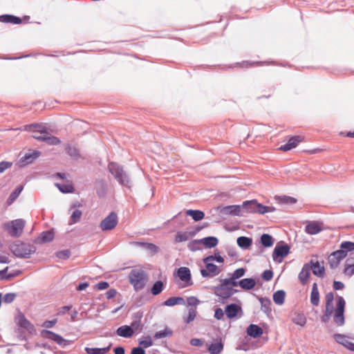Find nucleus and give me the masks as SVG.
<instances>
[{
	"label": "nucleus",
	"instance_id": "412c9836",
	"mask_svg": "<svg viewBox=\"0 0 354 354\" xmlns=\"http://www.w3.org/2000/svg\"><path fill=\"white\" fill-rule=\"evenodd\" d=\"M326 310L325 316L329 317L333 313V302L334 300V294L332 292H328L325 296Z\"/></svg>",
	"mask_w": 354,
	"mask_h": 354
},
{
	"label": "nucleus",
	"instance_id": "a211bd4d",
	"mask_svg": "<svg viewBox=\"0 0 354 354\" xmlns=\"http://www.w3.org/2000/svg\"><path fill=\"white\" fill-rule=\"evenodd\" d=\"M25 129L31 131L32 133V137L35 139H37L36 136H44L46 135L47 132L44 127L38 124L27 125L25 127Z\"/></svg>",
	"mask_w": 354,
	"mask_h": 354
},
{
	"label": "nucleus",
	"instance_id": "6e6d98bb",
	"mask_svg": "<svg viewBox=\"0 0 354 354\" xmlns=\"http://www.w3.org/2000/svg\"><path fill=\"white\" fill-rule=\"evenodd\" d=\"M23 189V187H19L15 189V191L10 194L9 197L10 203H12L20 194Z\"/></svg>",
	"mask_w": 354,
	"mask_h": 354
},
{
	"label": "nucleus",
	"instance_id": "b1692460",
	"mask_svg": "<svg viewBox=\"0 0 354 354\" xmlns=\"http://www.w3.org/2000/svg\"><path fill=\"white\" fill-rule=\"evenodd\" d=\"M263 329L257 325L250 324L247 328V333L249 336L257 338L263 335Z\"/></svg>",
	"mask_w": 354,
	"mask_h": 354
},
{
	"label": "nucleus",
	"instance_id": "c85d7f7f",
	"mask_svg": "<svg viewBox=\"0 0 354 354\" xmlns=\"http://www.w3.org/2000/svg\"><path fill=\"white\" fill-rule=\"evenodd\" d=\"M223 349V344L221 339L218 340L215 343H212L208 346V351L211 354H219Z\"/></svg>",
	"mask_w": 354,
	"mask_h": 354
},
{
	"label": "nucleus",
	"instance_id": "4468645a",
	"mask_svg": "<svg viewBox=\"0 0 354 354\" xmlns=\"http://www.w3.org/2000/svg\"><path fill=\"white\" fill-rule=\"evenodd\" d=\"M303 140H304V138L301 136H292L288 140V141L286 144L281 145L279 147V149L282 150L283 151H287L291 150V149L295 148L299 143H300L301 142L303 141Z\"/></svg>",
	"mask_w": 354,
	"mask_h": 354
},
{
	"label": "nucleus",
	"instance_id": "393cba45",
	"mask_svg": "<svg viewBox=\"0 0 354 354\" xmlns=\"http://www.w3.org/2000/svg\"><path fill=\"white\" fill-rule=\"evenodd\" d=\"M37 140H43L46 142L48 145H57L60 144V140L55 136H50L48 131L46 135L44 136H36Z\"/></svg>",
	"mask_w": 354,
	"mask_h": 354
},
{
	"label": "nucleus",
	"instance_id": "c03bdc74",
	"mask_svg": "<svg viewBox=\"0 0 354 354\" xmlns=\"http://www.w3.org/2000/svg\"><path fill=\"white\" fill-rule=\"evenodd\" d=\"M172 335V330L169 328H165L163 330L158 331L155 333L154 338L162 339L166 337H169Z\"/></svg>",
	"mask_w": 354,
	"mask_h": 354
},
{
	"label": "nucleus",
	"instance_id": "0eeeda50",
	"mask_svg": "<svg viewBox=\"0 0 354 354\" xmlns=\"http://www.w3.org/2000/svg\"><path fill=\"white\" fill-rule=\"evenodd\" d=\"M213 261H214V257L212 255L204 259V262L206 264V270H201V272L203 277H209L216 276L221 272V269L211 263Z\"/></svg>",
	"mask_w": 354,
	"mask_h": 354
},
{
	"label": "nucleus",
	"instance_id": "e433bc0d",
	"mask_svg": "<svg viewBox=\"0 0 354 354\" xmlns=\"http://www.w3.org/2000/svg\"><path fill=\"white\" fill-rule=\"evenodd\" d=\"M252 239L246 236H240L237 239V244L241 248H248L252 245Z\"/></svg>",
	"mask_w": 354,
	"mask_h": 354
},
{
	"label": "nucleus",
	"instance_id": "9d476101",
	"mask_svg": "<svg viewBox=\"0 0 354 354\" xmlns=\"http://www.w3.org/2000/svg\"><path fill=\"white\" fill-rule=\"evenodd\" d=\"M290 252V247L287 244L277 245L272 253V258L274 261L281 262L282 259Z\"/></svg>",
	"mask_w": 354,
	"mask_h": 354
},
{
	"label": "nucleus",
	"instance_id": "f03ea898",
	"mask_svg": "<svg viewBox=\"0 0 354 354\" xmlns=\"http://www.w3.org/2000/svg\"><path fill=\"white\" fill-rule=\"evenodd\" d=\"M128 279L134 290L136 291H139L145 287L148 280V276L142 270L133 269L130 272Z\"/></svg>",
	"mask_w": 354,
	"mask_h": 354
},
{
	"label": "nucleus",
	"instance_id": "ddd939ff",
	"mask_svg": "<svg viewBox=\"0 0 354 354\" xmlns=\"http://www.w3.org/2000/svg\"><path fill=\"white\" fill-rule=\"evenodd\" d=\"M41 152L39 151H32L26 153L23 157H21L19 161L21 167L26 166L27 165L32 163L39 156Z\"/></svg>",
	"mask_w": 354,
	"mask_h": 354
},
{
	"label": "nucleus",
	"instance_id": "c9c22d12",
	"mask_svg": "<svg viewBox=\"0 0 354 354\" xmlns=\"http://www.w3.org/2000/svg\"><path fill=\"white\" fill-rule=\"evenodd\" d=\"M286 293L283 290H278L273 295V301L277 305H282L285 301Z\"/></svg>",
	"mask_w": 354,
	"mask_h": 354
},
{
	"label": "nucleus",
	"instance_id": "39448f33",
	"mask_svg": "<svg viewBox=\"0 0 354 354\" xmlns=\"http://www.w3.org/2000/svg\"><path fill=\"white\" fill-rule=\"evenodd\" d=\"M26 222L21 218L16 219L5 224V229L12 236H19L24 229Z\"/></svg>",
	"mask_w": 354,
	"mask_h": 354
},
{
	"label": "nucleus",
	"instance_id": "de8ad7c7",
	"mask_svg": "<svg viewBox=\"0 0 354 354\" xmlns=\"http://www.w3.org/2000/svg\"><path fill=\"white\" fill-rule=\"evenodd\" d=\"M134 244L136 245L142 246V247L146 248L147 250L151 251L153 253H156L158 252V247L153 243L136 242Z\"/></svg>",
	"mask_w": 354,
	"mask_h": 354
},
{
	"label": "nucleus",
	"instance_id": "4be33fe9",
	"mask_svg": "<svg viewBox=\"0 0 354 354\" xmlns=\"http://www.w3.org/2000/svg\"><path fill=\"white\" fill-rule=\"evenodd\" d=\"M177 274L181 281L187 283V284H190L191 273L188 268L180 267L178 268Z\"/></svg>",
	"mask_w": 354,
	"mask_h": 354
},
{
	"label": "nucleus",
	"instance_id": "aec40b11",
	"mask_svg": "<svg viewBox=\"0 0 354 354\" xmlns=\"http://www.w3.org/2000/svg\"><path fill=\"white\" fill-rule=\"evenodd\" d=\"M311 267L308 263L304 265L301 272L299 274L298 278L299 281L303 284L306 285L310 276Z\"/></svg>",
	"mask_w": 354,
	"mask_h": 354
},
{
	"label": "nucleus",
	"instance_id": "2f4dec72",
	"mask_svg": "<svg viewBox=\"0 0 354 354\" xmlns=\"http://www.w3.org/2000/svg\"><path fill=\"white\" fill-rule=\"evenodd\" d=\"M291 319L293 323L300 326H304L306 324V317L303 313H294Z\"/></svg>",
	"mask_w": 354,
	"mask_h": 354
},
{
	"label": "nucleus",
	"instance_id": "338daca9",
	"mask_svg": "<svg viewBox=\"0 0 354 354\" xmlns=\"http://www.w3.org/2000/svg\"><path fill=\"white\" fill-rule=\"evenodd\" d=\"M57 322V319H54L50 321H46L43 323L42 326L45 328H52L56 324Z\"/></svg>",
	"mask_w": 354,
	"mask_h": 354
},
{
	"label": "nucleus",
	"instance_id": "37998d69",
	"mask_svg": "<svg viewBox=\"0 0 354 354\" xmlns=\"http://www.w3.org/2000/svg\"><path fill=\"white\" fill-rule=\"evenodd\" d=\"M139 345L141 348H147L153 345V342L150 336L145 337L139 339Z\"/></svg>",
	"mask_w": 354,
	"mask_h": 354
},
{
	"label": "nucleus",
	"instance_id": "e2e57ef3",
	"mask_svg": "<svg viewBox=\"0 0 354 354\" xmlns=\"http://www.w3.org/2000/svg\"><path fill=\"white\" fill-rule=\"evenodd\" d=\"M225 314V311H223L221 308H218L215 310L214 317L218 320H221L223 318Z\"/></svg>",
	"mask_w": 354,
	"mask_h": 354
},
{
	"label": "nucleus",
	"instance_id": "7c9ffc66",
	"mask_svg": "<svg viewBox=\"0 0 354 354\" xmlns=\"http://www.w3.org/2000/svg\"><path fill=\"white\" fill-rule=\"evenodd\" d=\"M186 214L191 216L194 221H199L205 217V213L201 210L188 209Z\"/></svg>",
	"mask_w": 354,
	"mask_h": 354
},
{
	"label": "nucleus",
	"instance_id": "603ef678",
	"mask_svg": "<svg viewBox=\"0 0 354 354\" xmlns=\"http://www.w3.org/2000/svg\"><path fill=\"white\" fill-rule=\"evenodd\" d=\"M54 238V234L51 231L44 232L41 234V239L43 242L51 241Z\"/></svg>",
	"mask_w": 354,
	"mask_h": 354
},
{
	"label": "nucleus",
	"instance_id": "f704fd0d",
	"mask_svg": "<svg viewBox=\"0 0 354 354\" xmlns=\"http://www.w3.org/2000/svg\"><path fill=\"white\" fill-rule=\"evenodd\" d=\"M164 288H165L164 283L160 280L157 281L152 286V287L151 288V293L153 295L156 296L162 292V290H164Z\"/></svg>",
	"mask_w": 354,
	"mask_h": 354
},
{
	"label": "nucleus",
	"instance_id": "f257e3e1",
	"mask_svg": "<svg viewBox=\"0 0 354 354\" xmlns=\"http://www.w3.org/2000/svg\"><path fill=\"white\" fill-rule=\"evenodd\" d=\"M246 270L243 268H239L234 270L227 279H220V284L214 288V294L222 300H225L234 295L237 290L234 279H239L245 274Z\"/></svg>",
	"mask_w": 354,
	"mask_h": 354
},
{
	"label": "nucleus",
	"instance_id": "79ce46f5",
	"mask_svg": "<svg viewBox=\"0 0 354 354\" xmlns=\"http://www.w3.org/2000/svg\"><path fill=\"white\" fill-rule=\"evenodd\" d=\"M261 242L263 246L267 248L271 247L273 245L272 237L268 234H263L261 236Z\"/></svg>",
	"mask_w": 354,
	"mask_h": 354
},
{
	"label": "nucleus",
	"instance_id": "f8f14e48",
	"mask_svg": "<svg viewBox=\"0 0 354 354\" xmlns=\"http://www.w3.org/2000/svg\"><path fill=\"white\" fill-rule=\"evenodd\" d=\"M346 257V252L344 251V250H338L333 252L328 257V263L330 268H336L339 265L341 260L344 259Z\"/></svg>",
	"mask_w": 354,
	"mask_h": 354
},
{
	"label": "nucleus",
	"instance_id": "9b49d317",
	"mask_svg": "<svg viewBox=\"0 0 354 354\" xmlns=\"http://www.w3.org/2000/svg\"><path fill=\"white\" fill-rule=\"evenodd\" d=\"M41 335L46 339H51L60 346H66L68 344V341L64 339L59 335L56 334L48 330H43L41 332Z\"/></svg>",
	"mask_w": 354,
	"mask_h": 354
},
{
	"label": "nucleus",
	"instance_id": "20e7f679",
	"mask_svg": "<svg viewBox=\"0 0 354 354\" xmlns=\"http://www.w3.org/2000/svg\"><path fill=\"white\" fill-rule=\"evenodd\" d=\"M109 171L114 176V178L118 181V183L122 185L128 186L129 183V180L126 174V173L123 171L122 167L115 162H111L108 166Z\"/></svg>",
	"mask_w": 354,
	"mask_h": 354
},
{
	"label": "nucleus",
	"instance_id": "864d4df0",
	"mask_svg": "<svg viewBox=\"0 0 354 354\" xmlns=\"http://www.w3.org/2000/svg\"><path fill=\"white\" fill-rule=\"evenodd\" d=\"M66 150L71 157L77 158L79 156L78 150L75 147L68 145L66 147Z\"/></svg>",
	"mask_w": 354,
	"mask_h": 354
},
{
	"label": "nucleus",
	"instance_id": "a878e982",
	"mask_svg": "<svg viewBox=\"0 0 354 354\" xmlns=\"http://www.w3.org/2000/svg\"><path fill=\"white\" fill-rule=\"evenodd\" d=\"M0 21L2 23L19 24L21 23V19L16 16L11 15H3L0 16Z\"/></svg>",
	"mask_w": 354,
	"mask_h": 354
},
{
	"label": "nucleus",
	"instance_id": "58836bf2",
	"mask_svg": "<svg viewBox=\"0 0 354 354\" xmlns=\"http://www.w3.org/2000/svg\"><path fill=\"white\" fill-rule=\"evenodd\" d=\"M184 303V299L182 297H170L163 302V305L167 306H174L177 304Z\"/></svg>",
	"mask_w": 354,
	"mask_h": 354
},
{
	"label": "nucleus",
	"instance_id": "3c124183",
	"mask_svg": "<svg viewBox=\"0 0 354 354\" xmlns=\"http://www.w3.org/2000/svg\"><path fill=\"white\" fill-rule=\"evenodd\" d=\"M82 212L79 209H75L73 211V214L71 216V222L70 224L75 223L78 222L82 216Z\"/></svg>",
	"mask_w": 354,
	"mask_h": 354
},
{
	"label": "nucleus",
	"instance_id": "6e6552de",
	"mask_svg": "<svg viewBox=\"0 0 354 354\" xmlns=\"http://www.w3.org/2000/svg\"><path fill=\"white\" fill-rule=\"evenodd\" d=\"M118 223L117 214L112 212L100 223V228L102 231H108L114 229Z\"/></svg>",
	"mask_w": 354,
	"mask_h": 354
},
{
	"label": "nucleus",
	"instance_id": "cd10ccee",
	"mask_svg": "<svg viewBox=\"0 0 354 354\" xmlns=\"http://www.w3.org/2000/svg\"><path fill=\"white\" fill-rule=\"evenodd\" d=\"M241 206L240 205H230L223 207L221 212L226 214L234 216H239L241 214Z\"/></svg>",
	"mask_w": 354,
	"mask_h": 354
},
{
	"label": "nucleus",
	"instance_id": "774afa93",
	"mask_svg": "<svg viewBox=\"0 0 354 354\" xmlns=\"http://www.w3.org/2000/svg\"><path fill=\"white\" fill-rule=\"evenodd\" d=\"M131 354H145V351L142 348L139 346L133 348L131 350Z\"/></svg>",
	"mask_w": 354,
	"mask_h": 354
},
{
	"label": "nucleus",
	"instance_id": "72a5a7b5",
	"mask_svg": "<svg viewBox=\"0 0 354 354\" xmlns=\"http://www.w3.org/2000/svg\"><path fill=\"white\" fill-rule=\"evenodd\" d=\"M311 263V270H313V273L318 277H323L324 273V266H321L320 263L317 261L315 263H313V261Z\"/></svg>",
	"mask_w": 354,
	"mask_h": 354
},
{
	"label": "nucleus",
	"instance_id": "4d7b16f0",
	"mask_svg": "<svg viewBox=\"0 0 354 354\" xmlns=\"http://www.w3.org/2000/svg\"><path fill=\"white\" fill-rule=\"evenodd\" d=\"M260 301H261L262 308H264L266 311H267V312L271 311V308H270L271 301L270 299L262 298L260 299Z\"/></svg>",
	"mask_w": 354,
	"mask_h": 354
},
{
	"label": "nucleus",
	"instance_id": "69168bd1",
	"mask_svg": "<svg viewBox=\"0 0 354 354\" xmlns=\"http://www.w3.org/2000/svg\"><path fill=\"white\" fill-rule=\"evenodd\" d=\"M12 165L11 162L3 161L0 162V173L3 172L6 169L10 168Z\"/></svg>",
	"mask_w": 354,
	"mask_h": 354
},
{
	"label": "nucleus",
	"instance_id": "7ed1b4c3",
	"mask_svg": "<svg viewBox=\"0 0 354 354\" xmlns=\"http://www.w3.org/2000/svg\"><path fill=\"white\" fill-rule=\"evenodd\" d=\"M10 249L15 256L19 258H28L35 252L34 246L21 242L14 243Z\"/></svg>",
	"mask_w": 354,
	"mask_h": 354
},
{
	"label": "nucleus",
	"instance_id": "052dcab7",
	"mask_svg": "<svg viewBox=\"0 0 354 354\" xmlns=\"http://www.w3.org/2000/svg\"><path fill=\"white\" fill-rule=\"evenodd\" d=\"M15 297L16 295L15 293H7L4 295L3 301L5 303H11L15 300Z\"/></svg>",
	"mask_w": 354,
	"mask_h": 354
},
{
	"label": "nucleus",
	"instance_id": "bf43d9fd",
	"mask_svg": "<svg viewBox=\"0 0 354 354\" xmlns=\"http://www.w3.org/2000/svg\"><path fill=\"white\" fill-rule=\"evenodd\" d=\"M280 201L286 204H295L297 202V199L290 196H283L280 198Z\"/></svg>",
	"mask_w": 354,
	"mask_h": 354
},
{
	"label": "nucleus",
	"instance_id": "4c0bfd02",
	"mask_svg": "<svg viewBox=\"0 0 354 354\" xmlns=\"http://www.w3.org/2000/svg\"><path fill=\"white\" fill-rule=\"evenodd\" d=\"M344 274L351 276L354 274V262L353 259H348L345 263Z\"/></svg>",
	"mask_w": 354,
	"mask_h": 354
},
{
	"label": "nucleus",
	"instance_id": "49530a36",
	"mask_svg": "<svg viewBox=\"0 0 354 354\" xmlns=\"http://www.w3.org/2000/svg\"><path fill=\"white\" fill-rule=\"evenodd\" d=\"M257 208V212L259 214H265L267 212H272L274 210V208L270 206H265L260 203H257V205H256Z\"/></svg>",
	"mask_w": 354,
	"mask_h": 354
},
{
	"label": "nucleus",
	"instance_id": "8fccbe9b",
	"mask_svg": "<svg viewBox=\"0 0 354 354\" xmlns=\"http://www.w3.org/2000/svg\"><path fill=\"white\" fill-rule=\"evenodd\" d=\"M196 316V308L192 307L188 310V315L187 317H185L184 320L185 322L187 324H189V322H192Z\"/></svg>",
	"mask_w": 354,
	"mask_h": 354
},
{
	"label": "nucleus",
	"instance_id": "13d9d810",
	"mask_svg": "<svg viewBox=\"0 0 354 354\" xmlns=\"http://www.w3.org/2000/svg\"><path fill=\"white\" fill-rule=\"evenodd\" d=\"M188 239V236L186 233L178 232L175 237L176 242L186 241Z\"/></svg>",
	"mask_w": 354,
	"mask_h": 354
},
{
	"label": "nucleus",
	"instance_id": "680f3d73",
	"mask_svg": "<svg viewBox=\"0 0 354 354\" xmlns=\"http://www.w3.org/2000/svg\"><path fill=\"white\" fill-rule=\"evenodd\" d=\"M273 277V272L270 270H265L262 274V278L266 281H270Z\"/></svg>",
	"mask_w": 354,
	"mask_h": 354
},
{
	"label": "nucleus",
	"instance_id": "dca6fc26",
	"mask_svg": "<svg viewBox=\"0 0 354 354\" xmlns=\"http://www.w3.org/2000/svg\"><path fill=\"white\" fill-rule=\"evenodd\" d=\"M322 223L319 221H310L307 223L305 231L307 234L314 235L322 230Z\"/></svg>",
	"mask_w": 354,
	"mask_h": 354
},
{
	"label": "nucleus",
	"instance_id": "473e14b6",
	"mask_svg": "<svg viewBox=\"0 0 354 354\" xmlns=\"http://www.w3.org/2000/svg\"><path fill=\"white\" fill-rule=\"evenodd\" d=\"M257 202L256 201H248L243 203L242 207L245 209L248 213L257 212Z\"/></svg>",
	"mask_w": 354,
	"mask_h": 354
},
{
	"label": "nucleus",
	"instance_id": "a18cd8bd",
	"mask_svg": "<svg viewBox=\"0 0 354 354\" xmlns=\"http://www.w3.org/2000/svg\"><path fill=\"white\" fill-rule=\"evenodd\" d=\"M8 269V268L7 267L4 270L0 271V274H1V277L2 279H12L15 277L18 276L19 274H21L20 271H17V272H15L14 273H8V274H7Z\"/></svg>",
	"mask_w": 354,
	"mask_h": 354
},
{
	"label": "nucleus",
	"instance_id": "5fc2aeb1",
	"mask_svg": "<svg viewBox=\"0 0 354 354\" xmlns=\"http://www.w3.org/2000/svg\"><path fill=\"white\" fill-rule=\"evenodd\" d=\"M71 255V252L68 250L59 251L56 253V257L61 259H67Z\"/></svg>",
	"mask_w": 354,
	"mask_h": 354
},
{
	"label": "nucleus",
	"instance_id": "a19ab883",
	"mask_svg": "<svg viewBox=\"0 0 354 354\" xmlns=\"http://www.w3.org/2000/svg\"><path fill=\"white\" fill-rule=\"evenodd\" d=\"M203 244L206 248H212L218 244V239L214 236H209L203 239Z\"/></svg>",
	"mask_w": 354,
	"mask_h": 354
},
{
	"label": "nucleus",
	"instance_id": "0e129e2a",
	"mask_svg": "<svg viewBox=\"0 0 354 354\" xmlns=\"http://www.w3.org/2000/svg\"><path fill=\"white\" fill-rule=\"evenodd\" d=\"M187 301L188 305L192 306H196L200 302L199 300L194 297H188Z\"/></svg>",
	"mask_w": 354,
	"mask_h": 354
},
{
	"label": "nucleus",
	"instance_id": "09e8293b",
	"mask_svg": "<svg viewBox=\"0 0 354 354\" xmlns=\"http://www.w3.org/2000/svg\"><path fill=\"white\" fill-rule=\"evenodd\" d=\"M340 250H344L346 256L348 252L354 250V243L351 241L342 242L340 245Z\"/></svg>",
	"mask_w": 354,
	"mask_h": 354
},
{
	"label": "nucleus",
	"instance_id": "c756f323",
	"mask_svg": "<svg viewBox=\"0 0 354 354\" xmlns=\"http://www.w3.org/2000/svg\"><path fill=\"white\" fill-rule=\"evenodd\" d=\"M111 345V344H109V345L107 347L101 348L86 347L85 351L86 352L87 354H106L109 351Z\"/></svg>",
	"mask_w": 354,
	"mask_h": 354
},
{
	"label": "nucleus",
	"instance_id": "bb28decb",
	"mask_svg": "<svg viewBox=\"0 0 354 354\" xmlns=\"http://www.w3.org/2000/svg\"><path fill=\"white\" fill-rule=\"evenodd\" d=\"M310 303L315 306H317L319 304V292L316 283H314L313 285L310 294Z\"/></svg>",
	"mask_w": 354,
	"mask_h": 354
},
{
	"label": "nucleus",
	"instance_id": "1a4fd4ad",
	"mask_svg": "<svg viewBox=\"0 0 354 354\" xmlns=\"http://www.w3.org/2000/svg\"><path fill=\"white\" fill-rule=\"evenodd\" d=\"M225 313L228 319H233L243 315V309L237 304H231L225 306Z\"/></svg>",
	"mask_w": 354,
	"mask_h": 354
},
{
	"label": "nucleus",
	"instance_id": "423d86ee",
	"mask_svg": "<svg viewBox=\"0 0 354 354\" xmlns=\"http://www.w3.org/2000/svg\"><path fill=\"white\" fill-rule=\"evenodd\" d=\"M346 302L344 299L341 297L338 296L337 298V304L336 308L334 310V316L333 319L334 322L337 326H342L344 324L345 319H344V309H345Z\"/></svg>",
	"mask_w": 354,
	"mask_h": 354
},
{
	"label": "nucleus",
	"instance_id": "5701e85b",
	"mask_svg": "<svg viewBox=\"0 0 354 354\" xmlns=\"http://www.w3.org/2000/svg\"><path fill=\"white\" fill-rule=\"evenodd\" d=\"M16 323L18 326L27 330L33 329V326L30 322L25 317L22 313H19L16 317Z\"/></svg>",
	"mask_w": 354,
	"mask_h": 354
},
{
	"label": "nucleus",
	"instance_id": "f3484780",
	"mask_svg": "<svg viewBox=\"0 0 354 354\" xmlns=\"http://www.w3.org/2000/svg\"><path fill=\"white\" fill-rule=\"evenodd\" d=\"M236 287L239 286L245 290H250L254 288L256 281L252 278H245L241 280L234 279Z\"/></svg>",
	"mask_w": 354,
	"mask_h": 354
},
{
	"label": "nucleus",
	"instance_id": "2eb2a0df",
	"mask_svg": "<svg viewBox=\"0 0 354 354\" xmlns=\"http://www.w3.org/2000/svg\"><path fill=\"white\" fill-rule=\"evenodd\" d=\"M136 323H132L131 326L127 325L122 326L117 329L116 333L118 336L122 337H131L134 333L133 328H136Z\"/></svg>",
	"mask_w": 354,
	"mask_h": 354
},
{
	"label": "nucleus",
	"instance_id": "6ab92c4d",
	"mask_svg": "<svg viewBox=\"0 0 354 354\" xmlns=\"http://www.w3.org/2000/svg\"><path fill=\"white\" fill-rule=\"evenodd\" d=\"M334 339L339 344H342L348 349L354 351V343L350 341L348 337L341 334H335L334 335Z\"/></svg>",
	"mask_w": 354,
	"mask_h": 354
},
{
	"label": "nucleus",
	"instance_id": "ea45409f",
	"mask_svg": "<svg viewBox=\"0 0 354 354\" xmlns=\"http://www.w3.org/2000/svg\"><path fill=\"white\" fill-rule=\"evenodd\" d=\"M55 186L59 189L62 193H73L74 192V187L72 184H66L62 185L59 183H55Z\"/></svg>",
	"mask_w": 354,
	"mask_h": 354
}]
</instances>
